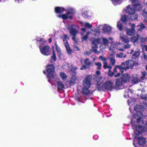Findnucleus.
I'll return each mask as SVG.
<instances>
[{
  "instance_id": "1",
  "label": "nucleus",
  "mask_w": 147,
  "mask_h": 147,
  "mask_svg": "<svg viewBox=\"0 0 147 147\" xmlns=\"http://www.w3.org/2000/svg\"><path fill=\"white\" fill-rule=\"evenodd\" d=\"M135 121L133 119V120H131V123L132 128L134 129V133L137 135L134 138L133 145L135 147H137L135 145L136 144H138L139 145H143L146 142L145 139L137 135L144 131L147 130V129H145V128L147 129V124L146 126H145V127L143 128L141 126L137 125L136 124L137 123L135 122Z\"/></svg>"
},
{
  "instance_id": "2",
  "label": "nucleus",
  "mask_w": 147,
  "mask_h": 147,
  "mask_svg": "<svg viewBox=\"0 0 147 147\" xmlns=\"http://www.w3.org/2000/svg\"><path fill=\"white\" fill-rule=\"evenodd\" d=\"M143 105L142 104L140 105H136L134 107V110L136 112L134 115V118L137 121V123H139L140 121H141L142 123L143 121L142 119L143 117V115L141 112V111H143L144 110L145 108L146 107L147 105H144L143 107Z\"/></svg>"
},
{
  "instance_id": "3",
  "label": "nucleus",
  "mask_w": 147,
  "mask_h": 147,
  "mask_svg": "<svg viewBox=\"0 0 147 147\" xmlns=\"http://www.w3.org/2000/svg\"><path fill=\"white\" fill-rule=\"evenodd\" d=\"M55 67L53 65H49L46 67V70L47 73V77L51 79H53L55 77Z\"/></svg>"
},
{
  "instance_id": "4",
  "label": "nucleus",
  "mask_w": 147,
  "mask_h": 147,
  "mask_svg": "<svg viewBox=\"0 0 147 147\" xmlns=\"http://www.w3.org/2000/svg\"><path fill=\"white\" fill-rule=\"evenodd\" d=\"M74 13V10L71 8L66 10V13L65 14L58 15L59 18H62L64 20H66L68 18L71 19L72 18V15Z\"/></svg>"
},
{
  "instance_id": "5",
  "label": "nucleus",
  "mask_w": 147,
  "mask_h": 147,
  "mask_svg": "<svg viewBox=\"0 0 147 147\" xmlns=\"http://www.w3.org/2000/svg\"><path fill=\"white\" fill-rule=\"evenodd\" d=\"M40 45L39 48L41 53L43 55L47 53L49 50V47L48 46H45L46 42L45 40L44 39H41L40 41Z\"/></svg>"
},
{
  "instance_id": "6",
  "label": "nucleus",
  "mask_w": 147,
  "mask_h": 147,
  "mask_svg": "<svg viewBox=\"0 0 147 147\" xmlns=\"http://www.w3.org/2000/svg\"><path fill=\"white\" fill-rule=\"evenodd\" d=\"M98 88L100 89H101L102 88L105 89L111 90L113 88V84L111 82L108 81L106 82L102 86V87L101 85H99V82H98Z\"/></svg>"
},
{
  "instance_id": "7",
  "label": "nucleus",
  "mask_w": 147,
  "mask_h": 147,
  "mask_svg": "<svg viewBox=\"0 0 147 147\" xmlns=\"http://www.w3.org/2000/svg\"><path fill=\"white\" fill-rule=\"evenodd\" d=\"M76 25L74 24L68 25L67 29L71 35L72 36H76L78 33V31L75 28Z\"/></svg>"
},
{
  "instance_id": "8",
  "label": "nucleus",
  "mask_w": 147,
  "mask_h": 147,
  "mask_svg": "<svg viewBox=\"0 0 147 147\" xmlns=\"http://www.w3.org/2000/svg\"><path fill=\"white\" fill-rule=\"evenodd\" d=\"M90 30L91 31V32H87L85 36L82 37V40H86L88 38V35L90 34H91L92 35H94L95 36H98L100 35V33L99 32L93 30L92 29H91Z\"/></svg>"
},
{
  "instance_id": "9",
  "label": "nucleus",
  "mask_w": 147,
  "mask_h": 147,
  "mask_svg": "<svg viewBox=\"0 0 147 147\" xmlns=\"http://www.w3.org/2000/svg\"><path fill=\"white\" fill-rule=\"evenodd\" d=\"M102 43L100 47L101 49H103L105 48L106 46L108 44L109 42L108 39L105 38H102Z\"/></svg>"
},
{
  "instance_id": "10",
  "label": "nucleus",
  "mask_w": 147,
  "mask_h": 147,
  "mask_svg": "<svg viewBox=\"0 0 147 147\" xmlns=\"http://www.w3.org/2000/svg\"><path fill=\"white\" fill-rule=\"evenodd\" d=\"M125 11L126 13H128L129 15L135 12V10L134 6L132 5H129L127 7L126 9H125Z\"/></svg>"
},
{
  "instance_id": "11",
  "label": "nucleus",
  "mask_w": 147,
  "mask_h": 147,
  "mask_svg": "<svg viewBox=\"0 0 147 147\" xmlns=\"http://www.w3.org/2000/svg\"><path fill=\"white\" fill-rule=\"evenodd\" d=\"M118 43H116L112 44L109 47L110 51L112 53H115L117 50V45H119Z\"/></svg>"
},
{
  "instance_id": "12",
  "label": "nucleus",
  "mask_w": 147,
  "mask_h": 147,
  "mask_svg": "<svg viewBox=\"0 0 147 147\" xmlns=\"http://www.w3.org/2000/svg\"><path fill=\"white\" fill-rule=\"evenodd\" d=\"M55 50L56 51V53L55 52V50H54V47H53L52 49L53 50V55H55L56 54H57L58 55H59L61 54V51L60 48L59 47L57 44L55 43Z\"/></svg>"
},
{
  "instance_id": "13",
  "label": "nucleus",
  "mask_w": 147,
  "mask_h": 147,
  "mask_svg": "<svg viewBox=\"0 0 147 147\" xmlns=\"http://www.w3.org/2000/svg\"><path fill=\"white\" fill-rule=\"evenodd\" d=\"M124 63H122L121 65L120 66H117L115 68L113 72L114 73H116L117 71V68H118L119 70L122 73H123L124 70L126 71V69L125 67H123V65L124 64Z\"/></svg>"
},
{
  "instance_id": "14",
  "label": "nucleus",
  "mask_w": 147,
  "mask_h": 147,
  "mask_svg": "<svg viewBox=\"0 0 147 147\" xmlns=\"http://www.w3.org/2000/svg\"><path fill=\"white\" fill-rule=\"evenodd\" d=\"M83 85L84 87L85 88H90L91 85V83L90 79L87 77L83 82Z\"/></svg>"
},
{
  "instance_id": "15",
  "label": "nucleus",
  "mask_w": 147,
  "mask_h": 147,
  "mask_svg": "<svg viewBox=\"0 0 147 147\" xmlns=\"http://www.w3.org/2000/svg\"><path fill=\"white\" fill-rule=\"evenodd\" d=\"M101 39L100 38H97L94 39L92 42V47L94 49L98 48V45L100 43Z\"/></svg>"
},
{
  "instance_id": "16",
  "label": "nucleus",
  "mask_w": 147,
  "mask_h": 147,
  "mask_svg": "<svg viewBox=\"0 0 147 147\" xmlns=\"http://www.w3.org/2000/svg\"><path fill=\"white\" fill-rule=\"evenodd\" d=\"M58 89L59 90H61L65 88V86L62 81L57 80L56 81Z\"/></svg>"
},
{
  "instance_id": "17",
  "label": "nucleus",
  "mask_w": 147,
  "mask_h": 147,
  "mask_svg": "<svg viewBox=\"0 0 147 147\" xmlns=\"http://www.w3.org/2000/svg\"><path fill=\"white\" fill-rule=\"evenodd\" d=\"M63 42L66 48V50L69 54H70L71 51L70 49L69 46L67 43V41L66 38H65L63 39Z\"/></svg>"
},
{
  "instance_id": "18",
  "label": "nucleus",
  "mask_w": 147,
  "mask_h": 147,
  "mask_svg": "<svg viewBox=\"0 0 147 147\" xmlns=\"http://www.w3.org/2000/svg\"><path fill=\"white\" fill-rule=\"evenodd\" d=\"M120 38L121 39L122 41L125 43H128L129 42V37L123 34H120Z\"/></svg>"
},
{
  "instance_id": "19",
  "label": "nucleus",
  "mask_w": 147,
  "mask_h": 147,
  "mask_svg": "<svg viewBox=\"0 0 147 147\" xmlns=\"http://www.w3.org/2000/svg\"><path fill=\"white\" fill-rule=\"evenodd\" d=\"M112 28L108 25L105 24L102 28L103 31L105 32L110 33L111 32Z\"/></svg>"
},
{
  "instance_id": "20",
  "label": "nucleus",
  "mask_w": 147,
  "mask_h": 147,
  "mask_svg": "<svg viewBox=\"0 0 147 147\" xmlns=\"http://www.w3.org/2000/svg\"><path fill=\"white\" fill-rule=\"evenodd\" d=\"M122 80L123 82H127L130 80V76L129 75L125 74L123 75Z\"/></svg>"
},
{
  "instance_id": "21",
  "label": "nucleus",
  "mask_w": 147,
  "mask_h": 147,
  "mask_svg": "<svg viewBox=\"0 0 147 147\" xmlns=\"http://www.w3.org/2000/svg\"><path fill=\"white\" fill-rule=\"evenodd\" d=\"M99 59L101 60L103 62L104 65H103V67L104 69H105L107 68L108 66L107 65V64L106 60L107 59L104 58L102 56H100L99 57Z\"/></svg>"
},
{
  "instance_id": "22",
  "label": "nucleus",
  "mask_w": 147,
  "mask_h": 147,
  "mask_svg": "<svg viewBox=\"0 0 147 147\" xmlns=\"http://www.w3.org/2000/svg\"><path fill=\"white\" fill-rule=\"evenodd\" d=\"M128 18L130 20H136L138 18V15L135 12L128 15Z\"/></svg>"
},
{
  "instance_id": "23",
  "label": "nucleus",
  "mask_w": 147,
  "mask_h": 147,
  "mask_svg": "<svg viewBox=\"0 0 147 147\" xmlns=\"http://www.w3.org/2000/svg\"><path fill=\"white\" fill-rule=\"evenodd\" d=\"M134 64V62L131 60H129L127 61L126 62L127 69H132L133 67Z\"/></svg>"
},
{
  "instance_id": "24",
  "label": "nucleus",
  "mask_w": 147,
  "mask_h": 147,
  "mask_svg": "<svg viewBox=\"0 0 147 147\" xmlns=\"http://www.w3.org/2000/svg\"><path fill=\"white\" fill-rule=\"evenodd\" d=\"M64 10L65 9L63 7H57L55 8V11L57 13H63Z\"/></svg>"
},
{
  "instance_id": "25",
  "label": "nucleus",
  "mask_w": 147,
  "mask_h": 147,
  "mask_svg": "<svg viewBox=\"0 0 147 147\" xmlns=\"http://www.w3.org/2000/svg\"><path fill=\"white\" fill-rule=\"evenodd\" d=\"M144 25L142 23H140V24L137 26L136 29L138 31H141L144 28H146Z\"/></svg>"
},
{
  "instance_id": "26",
  "label": "nucleus",
  "mask_w": 147,
  "mask_h": 147,
  "mask_svg": "<svg viewBox=\"0 0 147 147\" xmlns=\"http://www.w3.org/2000/svg\"><path fill=\"white\" fill-rule=\"evenodd\" d=\"M135 11H139L142 9V5L141 4H133Z\"/></svg>"
},
{
  "instance_id": "27",
  "label": "nucleus",
  "mask_w": 147,
  "mask_h": 147,
  "mask_svg": "<svg viewBox=\"0 0 147 147\" xmlns=\"http://www.w3.org/2000/svg\"><path fill=\"white\" fill-rule=\"evenodd\" d=\"M76 78L75 76H72L70 80L69 84L71 85L74 84L76 82Z\"/></svg>"
},
{
  "instance_id": "28",
  "label": "nucleus",
  "mask_w": 147,
  "mask_h": 147,
  "mask_svg": "<svg viewBox=\"0 0 147 147\" xmlns=\"http://www.w3.org/2000/svg\"><path fill=\"white\" fill-rule=\"evenodd\" d=\"M123 82L122 79H117L116 80V86L119 87L121 86Z\"/></svg>"
},
{
  "instance_id": "29",
  "label": "nucleus",
  "mask_w": 147,
  "mask_h": 147,
  "mask_svg": "<svg viewBox=\"0 0 147 147\" xmlns=\"http://www.w3.org/2000/svg\"><path fill=\"white\" fill-rule=\"evenodd\" d=\"M139 37V35L136 34L135 36H134L131 38V40L132 42H135L137 41Z\"/></svg>"
},
{
  "instance_id": "30",
  "label": "nucleus",
  "mask_w": 147,
  "mask_h": 147,
  "mask_svg": "<svg viewBox=\"0 0 147 147\" xmlns=\"http://www.w3.org/2000/svg\"><path fill=\"white\" fill-rule=\"evenodd\" d=\"M89 88L84 87L82 89L83 93L86 95L90 93V91L89 89Z\"/></svg>"
},
{
  "instance_id": "31",
  "label": "nucleus",
  "mask_w": 147,
  "mask_h": 147,
  "mask_svg": "<svg viewBox=\"0 0 147 147\" xmlns=\"http://www.w3.org/2000/svg\"><path fill=\"white\" fill-rule=\"evenodd\" d=\"M68 67L69 69H72V67L71 65V64H67L66 63H64L63 65V68H67V67Z\"/></svg>"
},
{
  "instance_id": "32",
  "label": "nucleus",
  "mask_w": 147,
  "mask_h": 147,
  "mask_svg": "<svg viewBox=\"0 0 147 147\" xmlns=\"http://www.w3.org/2000/svg\"><path fill=\"white\" fill-rule=\"evenodd\" d=\"M126 32L128 35L131 36L134 32L129 29L127 28L126 29Z\"/></svg>"
},
{
  "instance_id": "33",
  "label": "nucleus",
  "mask_w": 147,
  "mask_h": 147,
  "mask_svg": "<svg viewBox=\"0 0 147 147\" xmlns=\"http://www.w3.org/2000/svg\"><path fill=\"white\" fill-rule=\"evenodd\" d=\"M131 81L134 84H136L140 82V81L137 77H135L132 79Z\"/></svg>"
},
{
  "instance_id": "34",
  "label": "nucleus",
  "mask_w": 147,
  "mask_h": 147,
  "mask_svg": "<svg viewBox=\"0 0 147 147\" xmlns=\"http://www.w3.org/2000/svg\"><path fill=\"white\" fill-rule=\"evenodd\" d=\"M60 76L63 80H64L67 77V75L63 72H61L60 74Z\"/></svg>"
},
{
  "instance_id": "35",
  "label": "nucleus",
  "mask_w": 147,
  "mask_h": 147,
  "mask_svg": "<svg viewBox=\"0 0 147 147\" xmlns=\"http://www.w3.org/2000/svg\"><path fill=\"white\" fill-rule=\"evenodd\" d=\"M142 76L140 77L141 79L143 80L145 78V77L147 75V73L146 71H144L142 72Z\"/></svg>"
},
{
  "instance_id": "36",
  "label": "nucleus",
  "mask_w": 147,
  "mask_h": 147,
  "mask_svg": "<svg viewBox=\"0 0 147 147\" xmlns=\"http://www.w3.org/2000/svg\"><path fill=\"white\" fill-rule=\"evenodd\" d=\"M85 63L87 65L90 66L91 65V63L89 61V59L86 58L85 60Z\"/></svg>"
},
{
  "instance_id": "37",
  "label": "nucleus",
  "mask_w": 147,
  "mask_h": 147,
  "mask_svg": "<svg viewBox=\"0 0 147 147\" xmlns=\"http://www.w3.org/2000/svg\"><path fill=\"white\" fill-rule=\"evenodd\" d=\"M117 26L118 29L120 30H122V26L121 25V23L120 22H119L117 23Z\"/></svg>"
},
{
  "instance_id": "38",
  "label": "nucleus",
  "mask_w": 147,
  "mask_h": 147,
  "mask_svg": "<svg viewBox=\"0 0 147 147\" xmlns=\"http://www.w3.org/2000/svg\"><path fill=\"white\" fill-rule=\"evenodd\" d=\"M95 65L97 66V69L99 70H100L101 69V67L102 66V64L100 62H98L97 63H95Z\"/></svg>"
},
{
  "instance_id": "39",
  "label": "nucleus",
  "mask_w": 147,
  "mask_h": 147,
  "mask_svg": "<svg viewBox=\"0 0 147 147\" xmlns=\"http://www.w3.org/2000/svg\"><path fill=\"white\" fill-rule=\"evenodd\" d=\"M121 20L123 22H125L127 21V19L126 16L124 15L121 17Z\"/></svg>"
},
{
  "instance_id": "40",
  "label": "nucleus",
  "mask_w": 147,
  "mask_h": 147,
  "mask_svg": "<svg viewBox=\"0 0 147 147\" xmlns=\"http://www.w3.org/2000/svg\"><path fill=\"white\" fill-rule=\"evenodd\" d=\"M81 34L82 36L84 35L86 31V28H81Z\"/></svg>"
},
{
  "instance_id": "41",
  "label": "nucleus",
  "mask_w": 147,
  "mask_h": 147,
  "mask_svg": "<svg viewBox=\"0 0 147 147\" xmlns=\"http://www.w3.org/2000/svg\"><path fill=\"white\" fill-rule=\"evenodd\" d=\"M82 16L86 18H87L88 17V12L87 11H85L83 12L82 13Z\"/></svg>"
},
{
  "instance_id": "42",
  "label": "nucleus",
  "mask_w": 147,
  "mask_h": 147,
  "mask_svg": "<svg viewBox=\"0 0 147 147\" xmlns=\"http://www.w3.org/2000/svg\"><path fill=\"white\" fill-rule=\"evenodd\" d=\"M140 97L142 98L147 100V94L146 95L141 94Z\"/></svg>"
},
{
  "instance_id": "43",
  "label": "nucleus",
  "mask_w": 147,
  "mask_h": 147,
  "mask_svg": "<svg viewBox=\"0 0 147 147\" xmlns=\"http://www.w3.org/2000/svg\"><path fill=\"white\" fill-rule=\"evenodd\" d=\"M85 27L90 28L92 27V26L88 22H85Z\"/></svg>"
},
{
  "instance_id": "44",
  "label": "nucleus",
  "mask_w": 147,
  "mask_h": 147,
  "mask_svg": "<svg viewBox=\"0 0 147 147\" xmlns=\"http://www.w3.org/2000/svg\"><path fill=\"white\" fill-rule=\"evenodd\" d=\"M131 28V29L132 31H134V32H135V28L136 26V25L135 24H129Z\"/></svg>"
},
{
  "instance_id": "45",
  "label": "nucleus",
  "mask_w": 147,
  "mask_h": 147,
  "mask_svg": "<svg viewBox=\"0 0 147 147\" xmlns=\"http://www.w3.org/2000/svg\"><path fill=\"white\" fill-rule=\"evenodd\" d=\"M96 75H97V77H98V78L100 80L101 78V76L100 71H96Z\"/></svg>"
},
{
  "instance_id": "46",
  "label": "nucleus",
  "mask_w": 147,
  "mask_h": 147,
  "mask_svg": "<svg viewBox=\"0 0 147 147\" xmlns=\"http://www.w3.org/2000/svg\"><path fill=\"white\" fill-rule=\"evenodd\" d=\"M143 14L144 17L147 18V11L146 9L143 10Z\"/></svg>"
},
{
  "instance_id": "47",
  "label": "nucleus",
  "mask_w": 147,
  "mask_h": 147,
  "mask_svg": "<svg viewBox=\"0 0 147 147\" xmlns=\"http://www.w3.org/2000/svg\"><path fill=\"white\" fill-rule=\"evenodd\" d=\"M51 61L52 62H53L56 60V56H52L51 57Z\"/></svg>"
},
{
  "instance_id": "48",
  "label": "nucleus",
  "mask_w": 147,
  "mask_h": 147,
  "mask_svg": "<svg viewBox=\"0 0 147 147\" xmlns=\"http://www.w3.org/2000/svg\"><path fill=\"white\" fill-rule=\"evenodd\" d=\"M110 61L111 62V63L113 65H114L115 64V59L114 58H111L110 59Z\"/></svg>"
},
{
  "instance_id": "49",
  "label": "nucleus",
  "mask_w": 147,
  "mask_h": 147,
  "mask_svg": "<svg viewBox=\"0 0 147 147\" xmlns=\"http://www.w3.org/2000/svg\"><path fill=\"white\" fill-rule=\"evenodd\" d=\"M140 54V51L138 49L136 50L135 52V53L133 55H139Z\"/></svg>"
},
{
  "instance_id": "50",
  "label": "nucleus",
  "mask_w": 147,
  "mask_h": 147,
  "mask_svg": "<svg viewBox=\"0 0 147 147\" xmlns=\"http://www.w3.org/2000/svg\"><path fill=\"white\" fill-rule=\"evenodd\" d=\"M130 45L127 44L124 46L125 49L129 48L130 47Z\"/></svg>"
},
{
  "instance_id": "51",
  "label": "nucleus",
  "mask_w": 147,
  "mask_h": 147,
  "mask_svg": "<svg viewBox=\"0 0 147 147\" xmlns=\"http://www.w3.org/2000/svg\"><path fill=\"white\" fill-rule=\"evenodd\" d=\"M109 75L111 76H113L114 74L113 72H111L110 71V70L109 71Z\"/></svg>"
},
{
  "instance_id": "52",
  "label": "nucleus",
  "mask_w": 147,
  "mask_h": 147,
  "mask_svg": "<svg viewBox=\"0 0 147 147\" xmlns=\"http://www.w3.org/2000/svg\"><path fill=\"white\" fill-rule=\"evenodd\" d=\"M87 67L84 65H82V67L80 68V69L81 70H83L84 69H86Z\"/></svg>"
},
{
  "instance_id": "53",
  "label": "nucleus",
  "mask_w": 147,
  "mask_h": 147,
  "mask_svg": "<svg viewBox=\"0 0 147 147\" xmlns=\"http://www.w3.org/2000/svg\"><path fill=\"white\" fill-rule=\"evenodd\" d=\"M92 53H94L95 54H99V53L97 51L96 49H94L92 51Z\"/></svg>"
},
{
  "instance_id": "54",
  "label": "nucleus",
  "mask_w": 147,
  "mask_h": 147,
  "mask_svg": "<svg viewBox=\"0 0 147 147\" xmlns=\"http://www.w3.org/2000/svg\"><path fill=\"white\" fill-rule=\"evenodd\" d=\"M73 36V37L72 38V39L73 40L75 41L76 40V36Z\"/></svg>"
},
{
  "instance_id": "55",
  "label": "nucleus",
  "mask_w": 147,
  "mask_h": 147,
  "mask_svg": "<svg viewBox=\"0 0 147 147\" xmlns=\"http://www.w3.org/2000/svg\"><path fill=\"white\" fill-rule=\"evenodd\" d=\"M120 75V74L119 73H118L116 75H115V77L116 78L118 77H119Z\"/></svg>"
},
{
  "instance_id": "56",
  "label": "nucleus",
  "mask_w": 147,
  "mask_h": 147,
  "mask_svg": "<svg viewBox=\"0 0 147 147\" xmlns=\"http://www.w3.org/2000/svg\"><path fill=\"white\" fill-rule=\"evenodd\" d=\"M132 3V4H134V3H135L136 1V0H130Z\"/></svg>"
},
{
  "instance_id": "57",
  "label": "nucleus",
  "mask_w": 147,
  "mask_h": 147,
  "mask_svg": "<svg viewBox=\"0 0 147 147\" xmlns=\"http://www.w3.org/2000/svg\"><path fill=\"white\" fill-rule=\"evenodd\" d=\"M120 0H112L113 2H117L120 1Z\"/></svg>"
},
{
  "instance_id": "58",
  "label": "nucleus",
  "mask_w": 147,
  "mask_h": 147,
  "mask_svg": "<svg viewBox=\"0 0 147 147\" xmlns=\"http://www.w3.org/2000/svg\"><path fill=\"white\" fill-rule=\"evenodd\" d=\"M107 68L109 69V71L110 70L111 71V69L112 68V67L110 66H108L107 67Z\"/></svg>"
},
{
  "instance_id": "59",
  "label": "nucleus",
  "mask_w": 147,
  "mask_h": 147,
  "mask_svg": "<svg viewBox=\"0 0 147 147\" xmlns=\"http://www.w3.org/2000/svg\"><path fill=\"white\" fill-rule=\"evenodd\" d=\"M144 48L146 51H147V45L144 46Z\"/></svg>"
},
{
  "instance_id": "60",
  "label": "nucleus",
  "mask_w": 147,
  "mask_h": 147,
  "mask_svg": "<svg viewBox=\"0 0 147 147\" xmlns=\"http://www.w3.org/2000/svg\"><path fill=\"white\" fill-rule=\"evenodd\" d=\"M131 99H129L128 100V104L129 105L130 103H131Z\"/></svg>"
},
{
  "instance_id": "61",
  "label": "nucleus",
  "mask_w": 147,
  "mask_h": 147,
  "mask_svg": "<svg viewBox=\"0 0 147 147\" xmlns=\"http://www.w3.org/2000/svg\"><path fill=\"white\" fill-rule=\"evenodd\" d=\"M144 58L146 61H147V55L144 56Z\"/></svg>"
},
{
  "instance_id": "62",
  "label": "nucleus",
  "mask_w": 147,
  "mask_h": 147,
  "mask_svg": "<svg viewBox=\"0 0 147 147\" xmlns=\"http://www.w3.org/2000/svg\"><path fill=\"white\" fill-rule=\"evenodd\" d=\"M49 42L51 43L52 42V38H49Z\"/></svg>"
},
{
  "instance_id": "63",
  "label": "nucleus",
  "mask_w": 147,
  "mask_h": 147,
  "mask_svg": "<svg viewBox=\"0 0 147 147\" xmlns=\"http://www.w3.org/2000/svg\"><path fill=\"white\" fill-rule=\"evenodd\" d=\"M74 49L76 50H79V49L77 47H75V48Z\"/></svg>"
},
{
  "instance_id": "64",
  "label": "nucleus",
  "mask_w": 147,
  "mask_h": 147,
  "mask_svg": "<svg viewBox=\"0 0 147 147\" xmlns=\"http://www.w3.org/2000/svg\"><path fill=\"white\" fill-rule=\"evenodd\" d=\"M128 92L131 93H132L133 92V90H128Z\"/></svg>"
}]
</instances>
